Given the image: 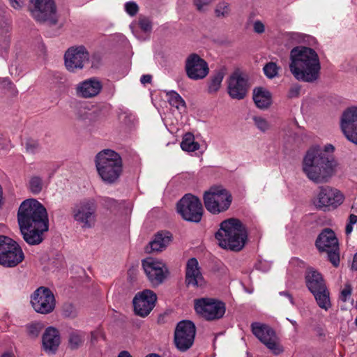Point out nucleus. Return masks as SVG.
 Listing matches in <instances>:
<instances>
[{
  "instance_id": "1",
  "label": "nucleus",
  "mask_w": 357,
  "mask_h": 357,
  "mask_svg": "<svg viewBox=\"0 0 357 357\" xmlns=\"http://www.w3.org/2000/svg\"><path fill=\"white\" fill-rule=\"evenodd\" d=\"M17 221L24 240L29 245H38L43 234L48 230L46 208L36 199L24 201L17 212Z\"/></svg>"
},
{
  "instance_id": "2",
  "label": "nucleus",
  "mask_w": 357,
  "mask_h": 357,
  "mask_svg": "<svg viewBox=\"0 0 357 357\" xmlns=\"http://www.w3.org/2000/svg\"><path fill=\"white\" fill-rule=\"evenodd\" d=\"M334 150L332 145L310 149L303 161V171L307 177L317 184L328 183L335 173L337 161L331 153Z\"/></svg>"
},
{
  "instance_id": "3",
  "label": "nucleus",
  "mask_w": 357,
  "mask_h": 357,
  "mask_svg": "<svg viewBox=\"0 0 357 357\" xmlns=\"http://www.w3.org/2000/svg\"><path fill=\"white\" fill-rule=\"evenodd\" d=\"M289 70L296 79L312 83L319 78L321 64L312 48L297 46L290 52Z\"/></svg>"
},
{
  "instance_id": "4",
  "label": "nucleus",
  "mask_w": 357,
  "mask_h": 357,
  "mask_svg": "<svg viewBox=\"0 0 357 357\" xmlns=\"http://www.w3.org/2000/svg\"><path fill=\"white\" fill-rule=\"evenodd\" d=\"M247 237L245 226L236 218L222 221L220 229L215 233V238L221 248L236 252L243 248Z\"/></svg>"
},
{
  "instance_id": "5",
  "label": "nucleus",
  "mask_w": 357,
  "mask_h": 357,
  "mask_svg": "<svg viewBox=\"0 0 357 357\" xmlns=\"http://www.w3.org/2000/svg\"><path fill=\"white\" fill-rule=\"evenodd\" d=\"M98 175L108 184L117 182L123 172V161L121 155L111 149L100 151L95 158Z\"/></svg>"
},
{
  "instance_id": "6",
  "label": "nucleus",
  "mask_w": 357,
  "mask_h": 357,
  "mask_svg": "<svg viewBox=\"0 0 357 357\" xmlns=\"http://www.w3.org/2000/svg\"><path fill=\"white\" fill-rule=\"evenodd\" d=\"M305 279L306 286L314 296L319 307L325 310H328L331 306L330 292L322 275L310 268L306 270Z\"/></svg>"
},
{
  "instance_id": "7",
  "label": "nucleus",
  "mask_w": 357,
  "mask_h": 357,
  "mask_svg": "<svg viewBox=\"0 0 357 357\" xmlns=\"http://www.w3.org/2000/svg\"><path fill=\"white\" fill-rule=\"evenodd\" d=\"M203 199L206 210L217 215L229 209L232 196L222 186H212L204 192Z\"/></svg>"
},
{
  "instance_id": "8",
  "label": "nucleus",
  "mask_w": 357,
  "mask_h": 357,
  "mask_svg": "<svg viewBox=\"0 0 357 357\" xmlns=\"http://www.w3.org/2000/svg\"><path fill=\"white\" fill-rule=\"evenodd\" d=\"M315 245L320 252H326L328 260L334 267L340 265V247L335 232L329 228L324 229L317 236Z\"/></svg>"
},
{
  "instance_id": "9",
  "label": "nucleus",
  "mask_w": 357,
  "mask_h": 357,
  "mask_svg": "<svg viewBox=\"0 0 357 357\" xmlns=\"http://www.w3.org/2000/svg\"><path fill=\"white\" fill-rule=\"evenodd\" d=\"M97 204L93 199H85L71 208L74 220L82 228L93 227L96 222Z\"/></svg>"
},
{
  "instance_id": "10",
  "label": "nucleus",
  "mask_w": 357,
  "mask_h": 357,
  "mask_svg": "<svg viewBox=\"0 0 357 357\" xmlns=\"http://www.w3.org/2000/svg\"><path fill=\"white\" fill-rule=\"evenodd\" d=\"M24 255L18 243L6 236L0 235V264L14 267L24 260Z\"/></svg>"
},
{
  "instance_id": "11",
  "label": "nucleus",
  "mask_w": 357,
  "mask_h": 357,
  "mask_svg": "<svg viewBox=\"0 0 357 357\" xmlns=\"http://www.w3.org/2000/svg\"><path fill=\"white\" fill-rule=\"evenodd\" d=\"M251 329L255 336L263 343L274 355H280L284 351L279 337L268 325L259 322H253Z\"/></svg>"
},
{
  "instance_id": "12",
  "label": "nucleus",
  "mask_w": 357,
  "mask_h": 357,
  "mask_svg": "<svg viewBox=\"0 0 357 357\" xmlns=\"http://www.w3.org/2000/svg\"><path fill=\"white\" fill-rule=\"evenodd\" d=\"M195 312L206 321L218 320L223 317L225 311V303L220 300L211 298L195 299Z\"/></svg>"
},
{
  "instance_id": "13",
  "label": "nucleus",
  "mask_w": 357,
  "mask_h": 357,
  "mask_svg": "<svg viewBox=\"0 0 357 357\" xmlns=\"http://www.w3.org/2000/svg\"><path fill=\"white\" fill-rule=\"evenodd\" d=\"M196 335L195 324L190 320L179 321L175 328L174 343L176 348L181 352L189 350L194 344Z\"/></svg>"
},
{
  "instance_id": "14",
  "label": "nucleus",
  "mask_w": 357,
  "mask_h": 357,
  "mask_svg": "<svg viewBox=\"0 0 357 357\" xmlns=\"http://www.w3.org/2000/svg\"><path fill=\"white\" fill-rule=\"evenodd\" d=\"M177 211L185 220L197 223L202 220L203 207L198 197L187 194L177 203Z\"/></svg>"
},
{
  "instance_id": "15",
  "label": "nucleus",
  "mask_w": 357,
  "mask_h": 357,
  "mask_svg": "<svg viewBox=\"0 0 357 357\" xmlns=\"http://www.w3.org/2000/svg\"><path fill=\"white\" fill-rule=\"evenodd\" d=\"M30 10L33 17L39 22L51 25L57 23L56 6L53 0H30Z\"/></svg>"
},
{
  "instance_id": "16",
  "label": "nucleus",
  "mask_w": 357,
  "mask_h": 357,
  "mask_svg": "<svg viewBox=\"0 0 357 357\" xmlns=\"http://www.w3.org/2000/svg\"><path fill=\"white\" fill-rule=\"evenodd\" d=\"M31 303L36 312L43 314L53 312L56 305L53 292L45 287H40L33 292Z\"/></svg>"
},
{
  "instance_id": "17",
  "label": "nucleus",
  "mask_w": 357,
  "mask_h": 357,
  "mask_svg": "<svg viewBox=\"0 0 357 357\" xmlns=\"http://www.w3.org/2000/svg\"><path fill=\"white\" fill-rule=\"evenodd\" d=\"M142 266L153 287L161 284L169 274V269L164 262L153 258L143 260Z\"/></svg>"
},
{
  "instance_id": "18",
  "label": "nucleus",
  "mask_w": 357,
  "mask_h": 357,
  "mask_svg": "<svg viewBox=\"0 0 357 357\" xmlns=\"http://www.w3.org/2000/svg\"><path fill=\"white\" fill-rule=\"evenodd\" d=\"M250 88L248 76L238 70L232 73L227 79V92L233 99H243Z\"/></svg>"
},
{
  "instance_id": "19",
  "label": "nucleus",
  "mask_w": 357,
  "mask_h": 357,
  "mask_svg": "<svg viewBox=\"0 0 357 357\" xmlns=\"http://www.w3.org/2000/svg\"><path fill=\"white\" fill-rule=\"evenodd\" d=\"M64 60L66 69L74 73L89 63V53L83 45L72 47L66 52Z\"/></svg>"
},
{
  "instance_id": "20",
  "label": "nucleus",
  "mask_w": 357,
  "mask_h": 357,
  "mask_svg": "<svg viewBox=\"0 0 357 357\" xmlns=\"http://www.w3.org/2000/svg\"><path fill=\"white\" fill-rule=\"evenodd\" d=\"M185 70L190 79L199 80L205 78L208 75L209 68L207 62L204 59L196 53H192L185 59Z\"/></svg>"
},
{
  "instance_id": "21",
  "label": "nucleus",
  "mask_w": 357,
  "mask_h": 357,
  "mask_svg": "<svg viewBox=\"0 0 357 357\" xmlns=\"http://www.w3.org/2000/svg\"><path fill=\"white\" fill-rule=\"evenodd\" d=\"M156 301L157 296L151 290L138 292L132 301L135 314L142 317L148 316L155 307Z\"/></svg>"
},
{
  "instance_id": "22",
  "label": "nucleus",
  "mask_w": 357,
  "mask_h": 357,
  "mask_svg": "<svg viewBox=\"0 0 357 357\" xmlns=\"http://www.w3.org/2000/svg\"><path fill=\"white\" fill-rule=\"evenodd\" d=\"M340 128L346 138L357 144V107H349L343 112Z\"/></svg>"
},
{
  "instance_id": "23",
  "label": "nucleus",
  "mask_w": 357,
  "mask_h": 357,
  "mask_svg": "<svg viewBox=\"0 0 357 357\" xmlns=\"http://www.w3.org/2000/svg\"><path fill=\"white\" fill-rule=\"evenodd\" d=\"M317 199L316 204L317 208H323L332 206L335 208L342 203L344 196L337 189L326 185L319 187Z\"/></svg>"
},
{
  "instance_id": "24",
  "label": "nucleus",
  "mask_w": 357,
  "mask_h": 357,
  "mask_svg": "<svg viewBox=\"0 0 357 357\" xmlns=\"http://www.w3.org/2000/svg\"><path fill=\"white\" fill-rule=\"evenodd\" d=\"M185 284L188 287H203L206 281L200 271L197 259H190L186 264Z\"/></svg>"
},
{
  "instance_id": "25",
  "label": "nucleus",
  "mask_w": 357,
  "mask_h": 357,
  "mask_svg": "<svg viewBox=\"0 0 357 357\" xmlns=\"http://www.w3.org/2000/svg\"><path fill=\"white\" fill-rule=\"evenodd\" d=\"M102 84L97 77L87 79L76 86V94L83 98H91L98 96L101 91Z\"/></svg>"
},
{
  "instance_id": "26",
  "label": "nucleus",
  "mask_w": 357,
  "mask_h": 357,
  "mask_svg": "<svg viewBox=\"0 0 357 357\" xmlns=\"http://www.w3.org/2000/svg\"><path fill=\"white\" fill-rule=\"evenodd\" d=\"M61 344V336L58 329L47 327L42 336L43 349L47 354H54Z\"/></svg>"
},
{
  "instance_id": "27",
  "label": "nucleus",
  "mask_w": 357,
  "mask_h": 357,
  "mask_svg": "<svg viewBox=\"0 0 357 357\" xmlns=\"http://www.w3.org/2000/svg\"><path fill=\"white\" fill-rule=\"evenodd\" d=\"M172 239V234L169 231H160L146 246L145 251L149 254L162 252L171 243Z\"/></svg>"
},
{
  "instance_id": "28",
  "label": "nucleus",
  "mask_w": 357,
  "mask_h": 357,
  "mask_svg": "<svg viewBox=\"0 0 357 357\" xmlns=\"http://www.w3.org/2000/svg\"><path fill=\"white\" fill-rule=\"evenodd\" d=\"M252 98L256 106L261 109H266L272 104L271 92L263 87L254 89Z\"/></svg>"
},
{
  "instance_id": "29",
  "label": "nucleus",
  "mask_w": 357,
  "mask_h": 357,
  "mask_svg": "<svg viewBox=\"0 0 357 357\" xmlns=\"http://www.w3.org/2000/svg\"><path fill=\"white\" fill-rule=\"evenodd\" d=\"M225 75L226 68L225 67H221L220 68L215 70L208 82V93H215L218 92L221 86L222 82Z\"/></svg>"
},
{
  "instance_id": "30",
  "label": "nucleus",
  "mask_w": 357,
  "mask_h": 357,
  "mask_svg": "<svg viewBox=\"0 0 357 357\" xmlns=\"http://www.w3.org/2000/svg\"><path fill=\"white\" fill-rule=\"evenodd\" d=\"M85 340V333L80 331L73 330L68 335V347L76 350L81 347Z\"/></svg>"
},
{
  "instance_id": "31",
  "label": "nucleus",
  "mask_w": 357,
  "mask_h": 357,
  "mask_svg": "<svg viewBox=\"0 0 357 357\" xmlns=\"http://www.w3.org/2000/svg\"><path fill=\"white\" fill-rule=\"evenodd\" d=\"M194 135L190 133H186L181 143V149L185 151H195L199 149L198 142H195Z\"/></svg>"
},
{
  "instance_id": "32",
  "label": "nucleus",
  "mask_w": 357,
  "mask_h": 357,
  "mask_svg": "<svg viewBox=\"0 0 357 357\" xmlns=\"http://www.w3.org/2000/svg\"><path fill=\"white\" fill-rule=\"evenodd\" d=\"M43 324L40 322H31L26 326L27 335L31 339L37 338L42 330Z\"/></svg>"
},
{
  "instance_id": "33",
  "label": "nucleus",
  "mask_w": 357,
  "mask_h": 357,
  "mask_svg": "<svg viewBox=\"0 0 357 357\" xmlns=\"http://www.w3.org/2000/svg\"><path fill=\"white\" fill-rule=\"evenodd\" d=\"M43 187V181L42 178L38 176L31 177L29 182V189L35 195L39 194Z\"/></svg>"
},
{
  "instance_id": "34",
  "label": "nucleus",
  "mask_w": 357,
  "mask_h": 357,
  "mask_svg": "<svg viewBox=\"0 0 357 357\" xmlns=\"http://www.w3.org/2000/svg\"><path fill=\"white\" fill-rule=\"evenodd\" d=\"M167 96L169 97V102L171 105L176 107L177 109H179L180 107H183L184 108L186 107L184 100L176 91H169L167 93Z\"/></svg>"
},
{
  "instance_id": "35",
  "label": "nucleus",
  "mask_w": 357,
  "mask_h": 357,
  "mask_svg": "<svg viewBox=\"0 0 357 357\" xmlns=\"http://www.w3.org/2000/svg\"><path fill=\"white\" fill-rule=\"evenodd\" d=\"M279 69L280 67L274 62L267 63L263 68L265 75L269 79L275 77L278 74Z\"/></svg>"
},
{
  "instance_id": "36",
  "label": "nucleus",
  "mask_w": 357,
  "mask_h": 357,
  "mask_svg": "<svg viewBox=\"0 0 357 357\" xmlns=\"http://www.w3.org/2000/svg\"><path fill=\"white\" fill-rule=\"evenodd\" d=\"M215 15L218 17H226L230 13L229 4L226 2L219 3L215 9Z\"/></svg>"
},
{
  "instance_id": "37",
  "label": "nucleus",
  "mask_w": 357,
  "mask_h": 357,
  "mask_svg": "<svg viewBox=\"0 0 357 357\" xmlns=\"http://www.w3.org/2000/svg\"><path fill=\"white\" fill-rule=\"evenodd\" d=\"M62 314L65 317L75 318L77 314V312L72 303H66L63 305Z\"/></svg>"
},
{
  "instance_id": "38",
  "label": "nucleus",
  "mask_w": 357,
  "mask_h": 357,
  "mask_svg": "<svg viewBox=\"0 0 357 357\" xmlns=\"http://www.w3.org/2000/svg\"><path fill=\"white\" fill-rule=\"evenodd\" d=\"M25 149L26 152L35 154L40 150V146L38 140L29 139L26 142Z\"/></svg>"
},
{
  "instance_id": "39",
  "label": "nucleus",
  "mask_w": 357,
  "mask_h": 357,
  "mask_svg": "<svg viewBox=\"0 0 357 357\" xmlns=\"http://www.w3.org/2000/svg\"><path fill=\"white\" fill-rule=\"evenodd\" d=\"M253 121L257 128L262 132H266L270 128L268 122L261 116H254Z\"/></svg>"
},
{
  "instance_id": "40",
  "label": "nucleus",
  "mask_w": 357,
  "mask_h": 357,
  "mask_svg": "<svg viewBox=\"0 0 357 357\" xmlns=\"http://www.w3.org/2000/svg\"><path fill=\"white\" fill-rule=\"evenodd\" d=\"M139 26L144 32H151L152 30V22L151 20L146 17H140L139 18Z\"/></svg>"
},
{
  "instance_id": "41",
  "label": "nucleus",
  "mask_w": 357,
  "mask_h": 357,
  "mask_svg": "<svg viewBox=\"0 0 357 357\" xmlns=\"http://www.w3.org/2000/svg\"><path fill=\"white\" fill-rule=\"evenodd\" d=\"M352 292V287L351 284L349 282H347L344 284V289L340 292V299L343 302H346L348 299V297H349L351 295Z\"/></svg>"
},
{
  "instance_id": "42",
  "label": "nucleus",
  "mask_w": 357,
  "mask_h": 357,
  "mask_svg": "<svg viewBox=\"0 0 357 357\" xmlns=\"http://www.w3.org/2000/svg\"><path fill=\"white\" fill-rule=\"evenodd\" d=\"M89 63H91V68H98L102 63V57L98 54H93L91 57L89 56Z\"/></svg>"
},
{
  "instance_id": "43",
  "label": "nucleus",
  "mask_w": 357,
  "mask_h": 357,
  "mask_svg": "<svg viewBox=\"0 0 357 357\" xmlns=\"http://www.w3.org/2000/svg\"><path fill=\"white\" fill-rule=\"evenodd\" d=\"M125 9L130 16H135L139 10L138 6L133 1L127 2L125 5Z\"/></svg>"
},
{
  "instance_id": "44",
  "label": "nucleus",
  "mask_w": 357,
  "mask_h": 357,
  "mask_svg": "<svg viewBox=\"0 0 357 357\" xmlns=\"http://www.w3.org/2000/svg\"><path fill=\"white\" fill-rule=\"evenodd\" d=\"M301 91V86L294 84L291 86L288 92V98H294L298 97Z\"/></svg>"
},
{
  "instance_id": "45",
  "label": "nucleus",
  "mask_w": 357,
  "mask_h": 357,
  "mask_svg": "<svg viewBox=\"0 0 357 357\" xmlns=\"http://www.w3.org/2000/svg\"><path fill=\"white\" fill-rule=\"evenodd\" d=\"M213 0H194L193 3L197 8V10H204V7L209 5Z\"/></svg>"
},
{
  "instance_id": "46",
  "label": "nucleus",
  "mask_w": 357,
  "mask_h": 357,
  "mask_svg": "<svg viewBox=\"0 0 357 357\" xmlns=\"http://www.w3.org/2000/svg\"><path fill=\"white\" fill-rule=\"evenodd\" d=\"M254 31L257 33H262L265 31V26L261 21H256L253 24Z\"/></svg>"
},
{
  "instance_id": "47",
  "label": "nucleus",
  "mask_w": 357,
  "mask_h": 357,
  "mask_svg": "<svg viewBox=\"0 0 357 357\" xmlns=\"http://www.w3.org/2000/svg\"><path fill=\"white\" fill-rule=\"evenodd\" d=\"M11 6L15 9L20 8L24 3V0H9Z\"/></svg>"
},
{
  "instance_id": "48",
  "label": "nucleus",
  "mask_w": 357,
  "mask_h": 357,
  "mask_svg": "<svg viewBox=\"0 0 357 357\" xmlns=\"http://www.w3.org/2000/svg\"><path fill=\"white\" fill-rule=\"evenodd\" d=\"M100 335V333L99 331L91 332V342L92 344H95L98 341Z\"/></svg>"
},
{
  "instance_id": "49",
  "label": "nucleus",
  "mask_w": 357,
  "mask_h": 357,
  "mask_svg": "<svg viewBox=\"0 0 357 357\" xmlns=\"http://www.w3.org/2000/svg\"><path fill=\"white\" fill-rule=\"evenodd\" d=\"M152 77L150 75H144L142 76L140 81L142 84L151 83Z\"/></svg>"
},
{
  "instance_id": "50",
  "label": "nucleus",
  "mask_w": 357,
  "mask_h": 357,
  "mask_svg": "<svg viewBox=\"0 0 357 357\" xmlns=\"http://www.w3.org/2000/svg\"><path fill=\"white\" fill-rule=\"evenodd\" d=\"M351 268L353 271H357V252L354 255Z\"/></svg>"
},
{
  "instance_id": "51",
  "label": "nucleus",
  "mask_w": 357,
  "mask_h": 357,
  "mask_svg": "<svg viewBox=\"0 0 357 357\" xmlns=\"http://www.w3.org/2000/svg\"><path fill=\"white\" fill-rule=\"evenodd\" d=\"M357 222V215L351 214L349 217V224L354 225Z\"/></svg>"
},
{
  "instance_id": "52",
  "label": "nucleus",
  "mask_w": 357,
  "mask_h": 357,
  "mask_svg": "<svg viewBox=\"0 0 357 357\" xmlns=\"http://www.w3.org/2000/svg\"><path fill=\"white\" fill-rule=\"evenodd\" d=\"M280 294L288 297L289 298V300H290V302L292 304H294L293 297H292V296L288 291H281V292H280Z\"/></svg>"
},
{
  "instance_id": "53",
  "label": "nucleus",
  "mask_w": 357,
  "mask_h": 357,
  "mask_svg": "<svg viewBox=\"0 0 357 357\" xmlns=\"http://www.w3.org/2000/svg\"><path fill=\"white\" fill-rule=\"evenodd\" d=\"M353 230V225H351V224H347L346 225V228H345V233L347 235H349L351 233Z\"/></svg>"
},
{
  "instance_id": "54",
  "label": "nucleus",
  "mask_w": 357,
  "mask_h": 357,
  "mask_svg": "<svg viewBox=\"0 0 357 357\" xmlns=\"http://www.w3.org/2000/svg\"><path fill=\"white\" fill-rule=\"evenodd\" d=\"M118 357H132V356L129 354L128 351H123L120 352Z\"/></svg>"
},
{
  "instance_id": "55",
  "label": "nucleus",
  "mask_w": 357,
  "mask_h": 357,
  "mask_svg": "<svg viewBox=\"0 0 357 357\" xmlns=\"http://www.w3.org/2000/svg\"><path fill=\"white\" fill-rule=\"evenodd\" d=\"M1 357H15V355L12 352H5L1 354Z\"/></svg>"
},
{
  "instance_id": "56",
  "label": "nucleus",
  "mask_w": 357,
  "mask_h": 357,
  "mask_svg": "<svg viewBox=\"0 0 357 357\" xmlns=\"http://www.w3.org/2000/svg\"><path fill=\"white\" fill-rule=\"evenodd\" d=\"M146 357H160V356L156 354H150L147 355Z\"/></svg>"
},
{
  "instance_id": "57",
  "label": "nucleus",
  "mask_w": 357,
  "mask_h": 357,
  "mask_svg": "<svg viewBox=\"0 0 357 357\" xmlns=\"http://www.w3.org/2000/svg\"><path fill=\"white\" fill-rule=\"evenodd\" d=\"M288 319V320L291 322V324L295 327V328H296V327H297V326H298V325H297L296 321H293V320H290V319Z\"/></svg>"
},
{
  "instance_id": "58",
  "label": "nucleus",
  "mask_w": 357,
  "mask_h": 357,
  "mask_svg": "<svg viewBox=\"0 0 357 357\" xmlns=\"http://www.w3.org/2000/svg\"><path fill=\"white\" fill-rule=\"evenodd\" d=\"M92 113L87 114L86 118L91 119L90 116H91Z\"/></svg>"
}]
</instances>
